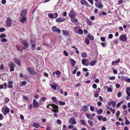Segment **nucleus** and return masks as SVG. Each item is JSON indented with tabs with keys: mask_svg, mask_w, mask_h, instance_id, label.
<instances>
[{
	"mask_svg": "<svg viewBox=\"0 0 130 130\" xmlns=\"http://www.w3.org/2000/svg\"><path fill=\"white\" fill-rule=\"evenodd\" d=\"M9 111V108L6 106H5L2 108V111L5 116H6L7 114L8 113Z\"/></svg>",
	"mask_w": 130,
	"mask_h": 130,
	"instance_id": "f257e3e1",
	"label": "nucleus"
},
{
	"mask_svg": "<svg viewBox=\"0 0 130 130\" xmlns=\"http://www.w3.org/2000/svg\"><path fill=\"white\" fill-rule=\"evenodd\" d=\"M33 107L34 108H38L40 105V104L38 103L35 99H34L32 103Z\"/></svg>",
	"mask_w": 130,
	"mask_h": 130,
	"instance_id": "f03ea898",
	"label": "nucleus"
},
{
	"mask_svg": "<svg viewBox=\"0 0 130 130\" xmlns=\"http://www.w3.org/2000/svg\"><path fill=\"white\" fill-rule=\"evenodd\" d=\"M52 108L53 109L52 111L54 112L58 113L59 112L58 106L56 105L53 104H52Z\"/></svg>",
	"mask_w": 130,
	"mask_h": 130,
	"instance_id": "7ed1b4c3",
	"label": "nucleus"
},
{
	"mask_svg": "<svg viewBox=\"0 0 130 130\" xmlns=\"http://www.w3.org/2000/svg\"><path fill=\"white\" fill-rule=\"evenodd\" d=\"M12 23V20L9 17L7 18L6 25L7 27H9L11 26Z\"/></svg>",
	"mask_w": 130,
	"mask_h": 130,
	"instance_id": "20e7f679",
	"label": "nucleus"
},
{
	"mask_svg": "<svg viewBox=\"0 0 130 130\" xmlns=\"http://www.w3.org/2000/svg\"><path fill=\"white\" fill-rule=\"evenodd\" d=\"M52 29L53 32H57L58 34L60 33L61 32L60 29L59 28H57L55 26L52 27Z\"/></svg>",
	"mask_w": 130,
	"mask_h": 130,
	"instance_id": "39448f33",
	"label": "nucleus"
},
{
	"mask_svg": "<svg viewBox=\"0 0 130 130\" xmlns=\"http://www.w3.org/2000/svg\"><path fill=\"white\" fill-rule=\"evenodd\" d=\"M119 39L121 41L125 42L127 40L126 34H125L120 36L119 37Z\"/></svg>",
	"mask_w": 130,
	"mask_h": 130,
	"instance_id": "423d86ee",
	"label": "nucleus"
},
{
	"mask_svg": "<svg viewBox=\"0 0 130 130\" xmlns=\"http://www.w3.org/2000/svg\"><path fill=\"white\" fill-rule=\"evenodd\" d=\"M95 6L99 9H102L103 8V6L102 3L99 1L96 2L95 3Z\"/></svg>",
	"mask_w": 130,
	"mask_h": 130,
	"instance_id": "0eeeda50",
	"label": "nucleus"
},
{
	"mask_svg": "<svg viewBox=\"0 0 130 130\" xmlns=\"http://www.w3.org/2000/svg\"><path fill=\"white\" fill-rule=\"evenodd\" d=\"M8 66L9 68H10V71L11 72H12L14 71L15 65L13 63L11 62L9 64Z\"/></svg>",
	"mask_w": 130,
	"mask_h": 130,
	"instance_id": "6e6552de",
	"label": "nucleus"
},
{
	"mask_svg": "<svg viewBox=\"0 0 130 130\" xmlns=\"http://www.w3.org/2000/svg\"><path fill=\"white\" fill-rule=\"evenodd\" d=\"M69 123L72 124H75L77 123L76 121L75 120V118L74 117H71L69 120Z\"/></svg>",
	"mask_w": 130,
	"mask_h": 130,
	"instance_id": "1a4fd4ad",
	"label": "nucleus"
},
{
	"mask_svg": "<svg viewBox=\"0 0 130 130\" xmlns=\"http://www.w3.org/2000/svg\"><path fill=\"white\" fill-rule=\"evenodd\" d=\"M75 13L73 10H71L70 11L69 14V16L71 19H73L75 17Z\"/></svg>",
	"mask_w": 130,
	"mask_h": 130,
	"instance_id": "9d476101",
	"label": "nucleus"
},
{
	"mask_svg": "<svg viewBox=\"0 0 130 130\" xmlns=\"http://www.w3.org/2000/svg\"><path fill=\"white\" fill-rule=\"evenodd\" d=\"M81 3L83 5H84L87 7H90V5L88 2L85 0H80Z\"/></svg>",
	"mask_w": 130,
	"mask_h": 130,
	"instance_id": "9b49d317",
	"label": "nucleus"
},
{
	"mask_svg": "<svg viewBox=\"0 0 130 130\" xmlns=\"http://www.w3.org/2000/svg\"><path fill=\"white\" fill-rule=\"evenodd\" d=\"M27 70L29 72V73L31 74H35V71L33 68L29 67L28 68Z\"/></svg>",
	"mask_w": 130,
	"mask_h": 130,
	"instance_id": "f8f14e48",
	"label": "nucleus"
},
{
	"mask_svg": "<svg viewBox=\"0 0 130 130\" xmlns=\"http://www.w3.org/2000/svg\"><path fill=\"white\" fill-rule=\"evenodd\" d=\"M14 61L18 66H20L21 65V62L19 59L17 58H14Z\"/></svg>",
	"mask_w": 130,
	"mask_h": 130,
	"instance_id": "ddd939ff",
	"label": "nucleus"
},
{
	"mask_svg": "<svg viewBox=\"0 0 130 130\" xmlns=\"http://www.w3.org/2000/svg\"><path fill=\"white\" fill-rule=\"evenodd\" d=\"M26 11L25 9L23 10L21 12L20 14V16L22 17L25 16H26Z\"/></svg>",
	"mask_w": 130,
	"mask_h": 130,
	"instance_id": "4468645a",
	"label": "nucleus"
},
{
	"mask_svg": "<svg viewBox=\"0 0 130 130\" xmlns=\"http://www.w3.org/2000/svg\"><path fill=\"white\" fill-rule=\"evenodd\" d=\"M65 20V19L62 18H58L56 19V21L57 22H61L64 21Z\"/></svg>",
	"mask_w": 130,
	"mask_h": 130,
	"instance_id": "2eb2a0df",
	"label": "nucleus"
},
{
	"mask_svg": "<svg viewBox=\"0 0 130 130\" xmlns=\"http://www.w3.org/2000/svg\"><path fill=\"white\" fill-rule=\"evenodd\" d=\"M13 84V82L12 81H10L8 82V88H11L13 87L12 84Z\"/></svg>",
	"mask_w": 130,
	"mask_h": 130,
	"instance_id": "dca6fc26",
	"label": "nucleus"
},
{
	"mask_svg": "<svg viewBox=\"0 0 130 130\" xmlns=\"http://www.w3.org/2000/svg\"><path fill=\"white\" fill-rule=\"evenodd\" d=\"M120 59L119 58H118L117 60H116L115 61H113L111 63V64L112 65H113L114 64L116 63L117 64L119 63H120Z\"/></svg>",
	"mask_w": 130,
	"mask_h": 130,
	"instance_id": "f3484780",
	"label": "nucleus"
},
{
	"mask_svg": "<svg viewBox=\"0 0 130 130\" xmlns=\"http://www.w3.org/2000/svg\"><path fill=\"white\" fill-rule=\"evenodd\" d=\"M88 107L87 105L83 106L82 107V110L84 112L88 110Z\"/></svg>",
	"mask_w": 130,
	"mask_h": 130,
	"instance_id": "a211bd4d",
	"label": "nucleus"
},
{
	"mask_svg": "<svg viewBox=\"0 0 130 130\" xmlns=\"http://www.w3.org/2000/svg\"><path fill=\"white\" fill-rule=\"evenodd\" d=\"M86 116L88 119L92 120H93V118L89 113H86Z\"/></svg>",
	"mask_w": 130,
	"mask_h": 130,
	"instance_id": "6ab92c4d",
	"label": "nucleus"
},
{
	"mask_svg": "<svg viewBox=\"0 0 130 130\" xmlns=\"http://www.w3.org/2000/svg\"><path fill=\"white\" fill-rule=\"evenodd\" d=\"M86 22L89 25H91L92 24V21L88 19H86Z\"/></svg>",
	"mask_w": 130,
	"mask_h": 130,
	"instance_id": "aec40b11",
	"label": "nucleus"
},
{
	"mask_svg": "<svg viewBox=\"0 0 130 130\" xmlns=\"http://www.w3.org/2000/svg\"><path fill=\"white\" fill-rule=\"evenodd\" d=\"M22 18H20V22L22 23H23L26 20V18L25 16L22 17Z\"/></svg>",
	"mask_w": 130,
	"mask_h": 130,
	"instance_id": "412c9836",
	"label": "nucleus"
},
{
	"mask_svg": "<svg viewBox=\"0 0 130 130\" xmlns=\"http://www.w3.org/2000/svg\"><path fill=\"white\" fill-rule=\"evenodd\" d=\"M96 62V61H92L89 63V65L91 66H94L95 65Z\"/></svg>",
	"mask_w": 130,
	"mask_h": 130,
	"instance_id": "4be33fe9",
	"label": "nucleus"
},
{
	"mask_svg": "<svg viewBox=\"0 0 130 130\" xmlns=\"http://www.w3.org/2000/svg\"><path fill=\"white\" fill-rule=\"evenodd\" d=\"M70 61L72 64V65L73 67H74L75 64V61L73 59H70Z\"/></svg>",
	"mask_w": 130,
	"mask_h": 130,
	"instance_id": "5701e85b",
	"label": "nucleus"
},
{
	"mask_svg": "<svg viewBox=\"0 0 130 130\" xmlns=\"http://www.w3.org/2000/svg\"><path fill=\"white\" fill-rule=\"evenodd\" d=\"M82 63L84 65L86 66H88V64H86V60L85 59L83 58L82 59Z\"/></svg>",
	"mask_w": 130,
	"mask_h": 130,
	"instance_id": "b1692460",
	"label": "nucleus"
},
{
	"mask_svg": "<svg viewBox=\"0 0 130 130\" xmlns=\"http://www.w3.org/2000/svg\"><path fill=\"white\" fill-rule=\"evenodd\" d=\"M62 31L63 35H68L69 32L67 30L62 29Z\"/></svg>",
	"mask_w": 130,
	"mask_h": 130,
	"instance_id": "393cba45",
	"label": "nucleus"
},
{
	"mask_svg": "<svg viewBox=\"0 0 130 130\" xmlns=\"http://www.w3.org/2000/svg\"><path fill=\"white\" fill-rule=\"evenodd\" d=\"M40 125L38 123H35L33 124V126L37 128H38L40 127Z\"/></svg>",
	"mask_w": 130,
	"mask_h": 130,
	"instance_id": "a878e982",
	"label": "nucleus"
},
{
	"mask_svg": "<svg viewBox=\"0 0 130 130\" xmlns=\"http://www.w3.org/2000/svg\"><path fill=\"white\" fill-rule=\"evenodd\" d=\"M61 73L59 71V70H57L56 71V72H53V75H54V74H56L58 75H60L61 74Z\"/></svg>",
	"mask_w": 130,
	"mask_h": 130,
	"instance_id": "bb28decb",
	"label": "nucleus"
},
{
	"mask_svg": "<svg viewBox=\"0 0 130 130\" xmlns=\"http://www.w3.org/2000/svg\"><path fill=\"white\" fill-rule=\"evenodd\" d=\"M9 99L8 98H6L4 100V101L5 103L6 104L9 101Z\"/></svg>",
	"mask_w": 130,
	"mask_h": 130,
	"instance_id": "cd10ccee",
	"label": "nucleus"
},
{
	"mask_svg": "<svg viewBox=\"0 0 130 130\" xmlns=\"http://www.w3.org/2000/svg\"><path fill=\"white\" fill-rule=\"evenodd\" d=\"M71 20L73 23H77L78 21V20L77 19L75 18H74L73 19H71Z\"/></svg>",
	"mask_w": 130,
	"mask_h": 130,
	"instance_id": "c85d7f7f",
	"label": "nucleus"
},
{
	"mask_svg": "<svg viewBox=\"0 0 130 130\" xmlns=\"http://www.w3.org/2000/svg\"><path fill=\"white\" fill-rule=\"evenodd\" d=\"M88 37L90 40H94V38L93 35H88Z\"/></svg>",
	"mask_w": 130,
	"mask_h": 130,
	"instance_id": "c756f323",
	"label": "nucleus"
},
{
	"mask_svg": "<svg viewBox=\"0 0 130 130\" xmlns=\"http://www.w3.org/2000/svg\"><path fill=\"white\" fill-rule=\"evenodd\" d=\"M88 122L91 126H93V122L91 120H88Z\"/></svg>",
	"mask_w": 130,
	"mask_h": 130,
	"instance_id": "7c9ffc66",
	"label": "nucleus"
},
{
	"mask_svg": "<svg viewBox=\"0 0 130 130\" xmlns=\"http://www.w3.org/2000/svg\"><path fill=\"white\" fill-rule=\"evenodd\" d=\"M80 122L83 125L86 126V124L84 120H80Z\"/></svg>",
	"mask_w": 130,
	"mask_h": 130,
	"instance_id": "2f4dec72",
	"label": "nucleus"
},
{
	"mask_svg": "<svg viewBox=\"0 0 130 130\" xmlns=\"http://www.w3.org/2000/svg\"><path fill=\"white\" fill-rule=\"evenodd\" d=\"M85 41L86 43L87 44H89V41L88 39L86 38L85 39Z\"/></svg>",
	"mask_w": 130,
	"mask_h": 130,
	"instance_id": "473e14b6",
	"label": "nucleus"
},
{
	"mask_svg": "<svg viewBox=\"0 0 130 130\" xmlns=\"http://www.w3.org/2000/svg\"><path fill=\"white\" fill-rule=\"evenodd\" d=\"M116 103V102L113 101H112L111 102V104L113 107H115Z\"/></svg>",
	"mask_w": 130,
	"mask_h": 130,
	"instance_id": "72a5a7b5",
	"label": "nucleus"
},
{
	"mask_svg": "<svg viewBox=\"0 0 130 130\" xmlns=\"http://www.w3.org/2000/svg\"><path fill=\"white\" fill-rule=\"evenodd\" d=\"M77 28L78 27L77 26L74 27L73 29L75 33L78 34V32H77Z\"/></svg>",
	"mask_w": 130,
	"mask_h": 130,
	"instance_id": "f704fd0d",
	"label": "nucleus"
},
{
	"mask_svg": "<svg viewBox=\"0 0 130 130\" xmlns=\"http://www.w3.org/2000/svg\"><path fill=\"white\" fill-rule=\"evenodd\" d=\"M53 14V19L56 18L58 16V14L57 13H54Z\"/></svg>",
	"mask_w": 130,
	"mask_h": 130,
	"instance_id": "c9c22d12",
	"label": "nucleus"
},
{
	"mask_svg": "<svg viewBox=\"0 0 130 130\" xmlns=\"http://www.w3.org/2000/svg\"><path fill=\"white\" fill-rule=\"evenodd\" d=\"M82 56L84 58H86L87 57V54L85 53H82Z\"/></svg>",
	"mask_w": 130,
	"mask_h": 130,
	"instance_id": "e433bc0d",
	"label": "nucleus"
},
{
	"mask_svg": "<svg viewBox=\"0 0 130 130\" xmlns=\"http://www.w3.org/2000/svg\"><path fill=\"white\" fill-rule=\"evenodd\" d=\"M78 33H79L80 34H82L83 33V31L82 29H79L78 30Z\"/></svg>",
	"mask_w": 130,
	"mask_h": 130,
	"instance_id": "4c0bfd02",
	"label": "nucleus"
},
{
	"mask_svg": "<svg viewBox=\"0 0 130 130\" xmlns=\"http://www.w3.org/2000/svg\"><path fill=\"white\" fill-rule=\"evenodd\" d=\"M23 43L25 47L26 48H27L28 46V44L27 43L23 42Z\"/></svg>",
	"mask_w": 130,
	"mask_h": 130,
	"instance_id": "58836bf2",
	"label": "nucleus"
},
{
	"mask_svg": "<svg viewBox=\"0 0 130 130\" xmlns=\"http://www.w3.org/2000/svg\"><path fill=\"white\" fill-rule=\"evenodd\" d=\"M6 35L5 34H2L0 35V38H4L6 37Z\"/></svg>",
	"mask_w": 130,
	"mask_h": 130,
	"instance_id": "ea45409f",
	"label": "nucleus"
},
{
	"mask_svg": "<svg viewBox=\"0 0 130 130\" xmlns=\"http://www.w3.org/2000/svg\"><path fill=\"white\" fill-rule=\"evenodd\" d=\"M1 41L3 42H5L7 41V39L5 38H3L1 39Z\"/></svg>",
	"mask_w": 130,
	"mask_h": 130,
	"instance_id": "a19ab883",
	"label": "nucleus"
},
{
	"mask_svg": "<svg viewBox=\"0 0 130 130\" xmlns=\"http://www.w3.org/2000/svg\"><path fill=\"white\" fill-rule=\"evenodd\" d=\"M103 112V110L101 109H99L97 112L98 114H100Z\"/></svg>",
	"mask_w": 130,
	"mask_h": 130,
	"instance_id": "79ce46f5",
	"label": "nucleus"
},
{
	"mask_svg": "<svg viewBox=\"0 0 130 130\" xmlns=\"http://www.w3.org/2000/svg\"><path fill=\"white\" fill-rule=\"evenodd\" d=\"M51 87L54 90H55L56 89L57 86L55 85H53L51 86Z\"/></svg>",
	"mask_w": 130,
	"mask_h": 130,
	"instance_id": "37998d69",
	"label": "nucleus"
},
{
	"mask_svg": "<svg viewBox=\"0 0 130 130\" xmlns=\"http://www.w3.org/2000/svg\"><path fill=\"white\" fill-rule=\"evenodd\" d=\"M48 17L50 18L53 19V15L52 13H49L48 14Z\"/></svg>",
	"mask_w": 130,
	"mask_h": 130,
	"instance_id": "c03bdc74",
	"label": "nucleus"
},
{
	"mask_svg": "<svg viewBox=\"0 0 130 130\" xmlns=\"http://www.w3.org/2000/svg\"><path fill=\"white\" fill-rule=\"evenodd\" d=\"M94 96L95 98H97L99 94H98V91H96V92H95V93L94 94Z\"/></svg>",
	"mask_w": 130,
	"mask_h": 130,
	"instance_id": "a18cd8bd",
	"label": "nucleus"
},
{
	"mask_svg": "<svg viewBox=\"0 0 130 130\" xmlns=\"http://www.w3.org/2000/svg\"><path fill=\"white\" fill-rule=\"evenodd\" d=\"M36 47V45L35 44H33L31 45V49L33 50Z\"/></svg>",
	"mask_w": 130,
	"mask_h": 130,
	"instance_id": "49530a36",
	"label": "nucleus"
},
{
	"mask_svg": "<svg viewBox=\"0 0 130 130\" xmlns=\"http://www.w3.org/2000/svg\"><path fill=\"white\" fill-rule=\"evenodd\" d=\"M103 117V116L102 115L98 116V119L99 120H101L102 119Z\"/></svg>",
	"mask_w": 130,
	"mask_h": 130,
	"instance_id": "de8ad7c7",
	"label": "nucleus"
},
{
	"mask_svg": "<svg viewBox=\"0 0 130 130\" xmlns=\"http://www.w3.org/2000/svg\"><path fill=\"white\" fill-rule=\"evenodd\" d=\"M4 68V67L3 64L2 63L0 67V69L1 70H3Z\"/></svg>",
	"mask_w": 130,
	"mask_h": 130,
	"instance_id": "09e8293b",
	"label": "nucleus"
},
{
	"mask_svg": "<svg viewBox=\"0 0 130 130\" xmlns=\"http://www.w3.org/2000/svg\"><path fill=\"white\" fill-rule=\"evenodd\" d=\"M63 54L66 56H68V53L66 52V51L64 50L63 51Z\"/></svg>",
	"mask_w": 130,
	"mask_h": 130,
	"instance_id": "8fccbe9b",
	"label": "nucleus"
},
{
	"mask_svg": "<svg viewBox=\"0 0 130 130\" xmlns=\"http://www.w3.org/2000/svg\"><path fill=\"white\" fill-rule=\"evenodd\" d=\"M57 123L58 124H60L61 123V121L60 119H58L57 120Z\"/></svg>",
	"mask_w": 130,
	"mask_h": 130,
	"instance_id": "3c124183",
	"label": "nucleus"
},
{
	"mask_svg": "<svg viewBox=\"0 0 130 130\" xmlns=\"http://www.w3.org/2000/svg\"><path fill=\"white\" fill-rule=\"evenodd\" d=\"M21 84L25 86L26 85V81H24L22 82Z\"/></svg>",
	"mask_w": 130,
	"mask_h": 130,
	"instance_id": "603ef678",
	"label": "nucleus"
},
{
	"mask_svg": "<svg viewBox=\"0 0 130 130\" xmlns=\"http://www.w3.org/2000/svg\"><path fill=\"white\" fill-rule=\"evenodd\" d=\"M123 0H119L118 1V5H120L122 4L123 2Z\"/></svg>",
	"mask_w": 130,
	"mask_h": 130,
	"instance_id": "864d4df0",
	"label": "nucleus"
},
{
	"mask_svg": "<svg viewBox=\"0 0 130 130\" xmlns=\"http://www.w3.org/2000/svg\"><path fill=\"white\" fill-rule=\"evenodd\" d=\"M90 109L91 111H93L94 110V108L92 106H91L90 107Z\"/></svg>",
	"mask_w": 130,
	"mask_h": 130,
	"instance_id": "5fc2aeb1",
	"label": "nucleus"
},
{
	"mask_svg": "<svg viewBox=\"0 0 130 130\" xmlns=\"http://www.w3.org/2000/svg\"><path fill=\"white\" fill-rule=\"evenodd\" d=\"M107 91L108 92H111L112 91V90L111 88L109 87L107 88Z\"/></svg>",
	"mask_w": 130,
	"mask_h": 130,
	"instance_id": "6e6d98bb",
	"label": "nucleus"
},
{
	"mask_svg": "<svg viewBox=\"0 0 130 130\" xmlns=\"http://www.w3.org/2000/svg\"><path fill=\"white\" fill-rule=\"evenodd\" d=\"M115 79V77L114 76H111L109 77V79L111 80H113Z\"/></svg>",
	"mask_w": 130,
	"mask_h": 130,
	"instance_id": "4d7b16f0",
	"label": "nucleus"
},
{
	"mask_svg": "<svg viewBox=\"0 0 130 130\" xmlns=\"http://www.w3.org/2000/svg\"><path fill=\"white\" fill-rule=\"evenodd\" d=\"M59 104L61 105H64L65 104V103L62 101H59Z\"/></svg>",
	"mask_w": 130,
	"mask_h": 130,
	"instance_id": "13d9d810",
	"label": "nucleus"
},
{
	"mask_svg": "<svg viewBox=\"0 0 130 130\" xmlns=\"http://www.w3.org/2000/svg\"><path fill=\"white\" fill-rule=\"evenodd\" d=\"M88 1L90 3L91 5H93V0H89Z\"/></svg>",
	"mask_w": 130,
	"mask_h": 130,
	"instance_id": "bf43d9fd",
	"label": "nucleus"
},
{
	"mask_svg": "<svg viewBox=\"0 0 130 130\" xmlns=\"http://www.w3.org/2000/svg\"><path fill=\"white\" fill-rule=\"evenodd\" d=\"M5 30V28L3 27L0 28V32H2Z\"/></svg>",
	"mask_w": 130,
	"mask_h": 130,
	"instance_id": "052dcab7",
	"label": "nucleus"
},
{
	"mask_svg": "<svg viewBox=\"0 0 130 130\" xmlns=\"http://www.w3.org/2000/svg\"><path fill=\"white\" fill-rule=\"evenodd\" d=\"M92 87L94 89H95L97 87V85L95 84H94L92 85Z\"/></svg>",
	"mask_w": 130,
	"mask_h": 130,
	"instance_id": "680f3d73",
	"label": "nucleus"
},
{
	"mask_svg": "<svg viewBox=\"0 0 130 130\" xmlns=\"http://www.w3.org/2000/svg\"><path fill=\"white\" fill-rule=\"evenodd\" d=\"M122 93L121 92H119L117 95V96L118 98L121 97Z\"/></svg>",
	"mask_w": 130,
	"mask_h": 130,
	"instance_id": "e2e57ef3",
	"label": "nucleus"
},
{
	"mask_svg": "<svg viewBox=\"0 0 130 130\" xmlns=\"http://www.w3.org/2000/svg\"><path fill=\"white\" fill-rule=\"evenodd\" d=\"M52 101H56L57 100L56 97H53L52 98Z\"/></svg>",
	"mask_w": 130,
	"mask_h": 130,
	"instance_id": "0e129e2a",
	"label": "nucleus"
},
{
	"mask_svg": "<svg viewBox=\"0 0 130 130\" xmlns=\"http://www.w3.org/2000/svg\"><path fill=\"white\" fill-rule=\"evenodd\" d=\"M73 127H74V126L73 125H69L68 126V127L69 129H71L73 128Z\"/></svg>",
	"mask_w": 130,
	"mask_h": 130,
	"instance_id": "69168bd1",
	"label": "nucleus"
},
{
	"mask_svg": "<svg viewBox=\"0 0 130 130\" xmlns=\"http://www.w3.org/2000/svg\"><path fill=\"white\" fill-rule=\"evenodd\" d=\"M130 122L128 120H126L125 122V123L126 125H127L130 123Z\"/></svg>",
	"mask_w": 130,
	"mask_h": 130,
	"instance_id": "338daca9",
	"label": "nucleus"
},
{
	"mask_svg": "<svg viewBox=\"0 0 130 130\" xmlns=\"http://www.w3.org/2000/svg\"><path fill=\"white\" fill-rule=\"evenodd\" d=\"M101 40L102 41H105V38L104 37H102L101 38Z\"/></svg>",
	"mask_w": 130,
	"mask_h": 130,
	"instance_id": "774afa93",
	"label": "nucleus"
}]
</instances>
